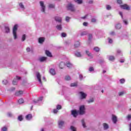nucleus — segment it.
<instances>
[{
  "label": "nucleus",
  "mask_w": 131,
  "mask_h": 131,
  "mask_svg": "<svg viewBox=\"0 0 131 131\" xmlns=\"http://www.w3.org/2000/svg\"><path fill=\"white\" fill-rule=\"evenodd\" d=\"M17 29H18V25H15L13 29V34L14 39L17 38Z\"/></svg>",
  "instance_id": "nucleus-1"
},
{
  "label": "nucleus",
  "mask_w": 131,
  "mask_h": 131,
  "mask_svg": "<svg viewBox=\"0 0 131 131\" xmlns=\"http://www.w3.org/2000/svg\"><path fill=\"white\" fill-rule=\"evenodd\" d=\"M85 113V107L84 105H81L79 107V114L83 115Z\"/></svg>",
  "instance_id": "nucleus-2"
},
{
  "label": "nucleus",
  "mask_w": 131,
  "mask_h": 131,
  "mask_svg": "<svg viewBox=\"0 0 131 131\" xmlns=\"http://www.w3.org/2000/svg\"><path fill=\"white\" fill-rule=\"evenodd\" d=\"M68 10L71 11V12H75V8H74V5L73 4L70 3L67 6Z\"/></svg>",
  "instance_id": "nucleus-3"
},
{
  "label": "nucleus",
  "mask_w": 131,
  "mask_h": 131,
  "mask_svg": "<svg viewBox=\"0 0 131 131\" xmlns=\"http://www.w3.org/2000/svg\"><path fill=\"white\" fill-rule=\"evenodd\" d=\"M79 111H76V110H74L71 111V114L73 115L74 117H77V115H78V113Z\"/></svg>",
  "instance_id": "nucleus-4"
},
{
  "label": "nucleus",
  "mask_w": 131,
  "mask_h": 131,
  "mask_svg": "<svg viewBox=\"0 0 131 131\" xmlns=\"http://www.w3.org/2000/svg\"><path fill=\"white\" fill-rule=\"evenodd\" d=\"M120 7L122 9H123L124 10H127V11H129V10H130L129 6H128V5L126 4L121 5Z\"/></svg>",
  "instance_id": "nucleus-5"
},
{
  "label": "nucleus",
  "mask_w": 131,
  "mask_h": 131,
  "mask_svg": "<svg viewBox=\"0 0 131 131\" xmlns=\"http://www.w3.org/2000/svg\"><path fill=\"white\" fill-rule=\"evenodd\" d=\"M40 5L41 7V11L43 12V13H45V12L46 11V6H45V4H43V2L40 1Z\"/></svg>",
  "instance_id": "nucleus-6"
},
{
  "label": "nucleus",
  "mask_w": 131,
  "mask_h": 131,
  "mask_svg": "<svg viewBox=\"0 0 131 131\" xmlns=\"http://www.w3.org/2000/svg\"><path fill=\"white\" fill-rule=\"evenodd\" d=\"M36 76L39 82H40V83H42L41 79V76L40 75V74L37 72L36 74Z\"/></svg>",
  "instance_id": "nucleus-7"
},
{
  "label": "nucleus",
  "mask_w": 131,
  "mask_h": 131,
  "mask_svg": "<svg viewBox=\"0 0 131 131\" xmlns=\"http://www.w3.org/2000/svg\"><path fill=\"white\" fill-rule=\"evenodd\" d=\"M79 94L81 95V99H85V98H86L87 95L83 93V92H80Z\"/></svg>",
  "instance_id": "nucleus-8"
},
{
  "label": "nucleus",
  "mask_w": 131,
  "mask_h": 131,
  "mask_svg": "<svg viewBox=\"0 0 131 131\" xmlns=\"http://www.w3.org/2000/svg\"><path fill=\"white\" fill-rule=\"evenodd\" d=\"M59 67L60 69H63L64 67H65V62L62 61L60 62L59 64Z\"/></svg>",
  "instance_id": "nucleus-9"
},
{
  "label": "nucleus",
  "mask_w": 131,
  "mask_h": 131,
  "mask_svg": "<svg viewBox=\"0 0 131 131\" xmlns=\"http://www.w3.org/2000/svg\"><path fill=\"white\" fill-rule=\"evenodd\" d=\"M112 120L114 123L117 122V117L114 115H112Z\"/></svg>",
  "instance_id": "nucleus-10"
},
{
  "label": "nucleus",
  "mask_w": 131,
  "mask_h": 131,
  "mask_svg": "<svg viewBox=\"0 0 131 131\" xmlns=\"http://www.w3.org/2000/svg\"><path fill=\"white\" fill-rule=\"evenodd\" d=\"M21 95H23V91H19L15 93V96L19 97V96H21Z\"/></svg>",
  "instance_id": "nucleus-11"
},
{
  "label": "nucleus",
  "mask_w": 131,
  "mask_h": 131,
  "mask_svg": "<svg viewBox=\"0 0 131 131\" xmlns=\"http://www.w3.org/2000/svg\"><path fill=\"white\" fill-rule=\"evenodd\" d=\"M50 73L52 75H55L56 74V71L54 69H51L50 70Z\"/></svg>",
  "instance_id": "nucleus-12"
},
{
  "label": "nucleus",
  "mask_w": 131,
  "mask_h": 131,
  "mask_svg": "<svg viewBox=\"0 0 131 131\" xmlns=\"http://www.w3.org/2000/svg\"><path fill=\"white\" fill-rule=\"evenodd\" d=\"M45 41V37H39L38 39L39 43H42Z\"/></svg>",
  "instance_id": "nucleus-13"
},
{
  "label": "nucleus",
  "mask_w": 131,
  "mask_h": 131,
  "mask_svg": "<svg viewBox=\"0 0 131 131\" xmlns=\"http://www.w3.org/2000/svg\"><path fill=\"white\" fill-rule=\"evenodd\" d=\"M27 120H30L32 118V115L29 114L26 116Z\"/></svg>",
  "instance_id": "nucleus-14"
},
{
  "label": "nucleus",
  "mask_w": 131,
  "mask_h": 131,
  "mask_svg": "<svg viewBox=\"0 0 131 131\" xmlns=\"http://www.w3.org/2000/svg\"><path fill=\"white\" fill-rule=\"evenodd\" d=\"M55 20L57 22L61 23V21H62V18L61 17H59L56 16V17H55Z\"/></svg>",
  "instance_id": "nucleus-15"
},
{
  "label": "nucleus",
  "mask_w": 131,
  "mask_h": 131,
  "mask_svg": "<svg viewBox=\"0 0 131 131\" xmlns=\"http://www.w3.org/2000/svg\"><path fill=\"white\" fill-rule=\"evenodd\" d=\"M46 54L47 55V56H48V57H53V55H52V53H51V52H50V51H49L48 50L46 51Z\"/></svg>",
  "instance_id": "nucleus-16"
},
{
  "label": "nucleus",
  "mask_w": 131,
  "mask_h": 131,
  "mask_svg": "<svg viewBox=\"0 0 131 131\" xmlns=\"http://www.w3.org/2000/svg\"><path fill=\"white\" fill-rule=\"evenodd\" d=\"M74 46L75 48H78V47H79V46H80V43H79V41H77L75 42Z\"/></svg>",
  "instance_id": "nucleus-17"
},
{
  "label": "nucleus",
  "mask_w": 131,
  "mask_h": 131,
  "mask_svg": "<svg viewBox=\"0 0 131 131\" xmlns=\"http://www.w3.org/2000/svg\"><path fill=\"white\" fill-rule=\"evenodd\" d=\"M64 125V121H60L58 122V126L62 127Z\"/></svg>",
  "instance_id": "nucleus-18"
},
{
  "label": "nucleus",
  "mask_w": 131,
  "mask_h": 131,
  "mask_svg": "<svg viewBox=\"0 0 131 131\" xmlns=\"http://www.w3.org/2000/svg\"><path fill=\"white\" fill-rule=\"evenodd\" d=\"M47 60V57H42L40 58H39V61L40 62H43L44 61H46Z\"/></svg>",
  "instance_id": "nucleus-19"
},
{
  "label": "nucleus",
  "mask_w": 131,
  "mask_h": 131,
  "mask_svg": "<svg viewBox=\"0 0 131 131\" xmlns=\"http://www.w3.org/2000/svg\"><path fill=\"white\" fill-rule=\"evenodd\" d=\"M103 127L104 129H108L109 128V126L107 124V123H103Z\"/></svg>",
  "instance_id": "nucleus-20"
},
{
  "label": "nucleus",
  "mask_w": 131,
  "mask_h": 131,
  "mask_svg": "<svg viewBox=\"0 0 131 131\" xmlns=\"http://www.w3.org/2000/svg\"><path fill=\"white\" fill-rule=\"evenodd\" d=\"M18 103L19 104H23L24 103V99L23 98H20L18 100Z\"/></svg>",
  "instance_id": "nucleus-21"
},
{
  "label": "nucleus",
  "mask_w": 131,
  "mask_h": 131,
  "mask_svg": "<svg viewBox=\"0 0 131 131\" xmlns=\"http://www.w3.org/2000/svg\"><path fill=\"white\" fill-rule=\"evenodd\" d=\"M76 57H81V54H80V52H76L75 54Z\"/></svg>",
  "instance_id": "nucleus-22"
},
{
  "label": "nucleus",
  "mask_w": 131,
  "mask_h": 131,
  "mask_svg": "<svg viewBox=\"0 0 131 131\" xmlns=\"http://www.w3.org/2000/svg\"><path fill=\"white\" fill-rule=\"evenodd\" d=\"M115 60V57L114 56H110L109 57L110 61H114Z\"/></svg>",
  "instance_id": "nucleus-23"
},
{
  "label": "nucleus",
  "mask_w": 131,
  "mask_h": 131,
  "mask_svg": "<svg viewBox=\"0 0 131 131\" xmlns=\"http://www.w3.org/2000/svg\"><path fill=\"white\" fill-rule=\"evenodd\" d=\"M17 119L19 121H22L23 120V116H22V115L19 116Z\"/></svg>",
  "instance_id": "nucleus-24"
},
{
  "label": "nucleus",
  "mask_w": 131,
  "mask_h": 131,
  "mask_svg": "<svg viewBox=\"0 0 131 131\" xmlns=\"http://www.w3.org/2000/svg\"><path fill=\"white\" fill-rule=\"evenodd\" d=\"M94 98H91L90 99H89V100L87 101L88 104H91V103H93L94 102Z\"/></svg>",
  "instance_id": "nucleus-25"
},
{
  "label": "nucleus",
  "mask_w": 131,
  "mask_h": 131,
  "mask_svg": "<svg viewBox=\"0 0 131 131\" xmlns=\"http://www.w3.org/2000/svg\"><path fill=\"white\" fill-rule=\"evenodd\" d=\"M56 28L57 29H58V30H62V25H57L56 26Z\"/></svg>",
  "instance_id": "nucleus-26"
},
{
  "label": "nucleus",
  "mask_w": 131,
  "mask_h": 131,
  "mask_svg": "<svg viewBox=\"0 0 131 131\" xmlns=\"http://www.w3.org/2000/svg\"><path fill=\"white\" fill-rule=\"evenodd\" d=\"M56 109L57 110H61V109H62V106L60 104H58L56 106Z\"/></svg>",
  "instance_id": "nucleus-27"
},
{
  "label": "nucleus",
  "mask_w": 131,
  "mask_h": 131,
  "mask_svg": "<svg viewBox=\"0 0 131 131\" xmlns=\"http://www.w3.org/2000/svg\"><path fill=\"white\" fill-rule=\"evenodd\" d=\"M116 29H120V28H121V25H120V24L116 25Z\"/></svg>",
  "instance_id": "nucleus-28"
},
{
  "label": "nucleus",
  "mask_w": 131,
  "mask_h": 131,
  "mask_svg": "<svg viewBox=\"0 0 131 131\" xmlns=\"http://www.w3.org/2000/svg\"><path fill=\"white\" fill-rule=\"evenodd\" d=\"M5 31L7 33H9V32H10V28L5 27Z\"/></svg>",
  "instance_id": "nucleus-29"
},
{
  "label": "nucleus",
  "mask_w": 131,
  "mask_h": 131,
  "mask_svg": "<svg viewBox=\"0 0 131 131\" xmlns=\"http://www.w3.org/2000/svg\"><path fill=\"white\" fill-rule=\"evenodd\" d=\"M75 3H77L79 5L82 3V0H75Z\"/></svg>",
  "instance_id": "nucleus-30"
},
{
  "label": "nucleus",
  "mask_w": 131,
  "mask_h": 131,
  "mask_svg": "<svg viewBox=\"0 0 131 131\" xmlns=\"http://www.w3.org/2000/svg\"><path fill=\"white\" fill-rule=\"evenodd\" d=\"M19 6L20 7V8H21V9H23L24 10V9H25V7H24V5L22 3H20L19 4Z\"/></svg>",
  "instance_id": "nucleus-31"
},
{
  "label": "nucleus",
  "mask_w": 131,
  "mask_h": 131,
  "mask_svg": "<svg viewBox=\"0 0 131 131\" xmlns=\"http://www.w3.org/2000/svg\"><path fill=\"white\" fill-rule=\"evenodd\" d=\"M94 51H95V52H99L100 48H99V47H96L94 48Z\"/></svg>",
  "instance_id": "nucleus-32"
},
{
  "label": "nucleus",
  "mask_w": 131,
  "mask_h": 131,
  "mask_svg": "<svg viewBox=\"0 0 131 131\" xmlns=\"http://www.w3.org/2000/svg\"><path fill=\"white\" fill-rule=\"evenodd\" d=\"M70 86L73 87V86H77V83H72L71 84Z\"/></svg>",
  "instance_id": "nucleus-33"
},
{
  "label": "nucleus",
  "mask_w": 131,
  "mask_h": 131,
  "mask_svg": "<svg viewBox=\"0 0 131 131\" xmlns=\"http://www.w3.org/2000/svg\"><path fill=\"white\" fill-rule=\"evenodd\" d=\"M49 8H50V9H54V8H55V5H54V4H49Z\"/></svg>",
  "instance_id": "nucleus-34"
},
{
  "label": "nucleus",
  "mask_w": 131,
  "mask_h": 131,
  "mask_svg": "<svg viewBox=\"0 0 131 131\" xmlns=\"http://www.w3.org/2000/svg\"><path fill=\"white\" fill-rule=\"evenodd\" d=\"M26 39V35L24 34L22 36V41H24Z\"/></svg>",
  "instance_id": "nucleus-35"
},
{
  "label": "nucleus",
  "mask_w": 131,
  "mask_h": 131,
  "mask_svg": "<svg viewBox=\"0 0 131 131\" xmlns=\"http://www.w3.org/2000/svg\"><path fill=\"white\" fill-rule=\"evenodd\" d=\"M71 129L72 131H76V128H75L73 126H71Z\"/></svg>",
  "instance_id": "nucleus-36"
},
{
  "label": "nucleus",
  "mask_w": 131,
  "mask_h": 131,
  "mask_svg": "<svg viewBox=\"0 0 131 131\" xmlns=\"http://www.w3.org/2000/svg\"><path fill=\"white\" fill-rule=\"evenodd\" d=\"M66 80H70L71 79V77L69 76H66L65 78Z\"/></svg>",
  "instance_id": "nucleus-37"
},
{
  "label": "nucleus",
  "mask_w": 131,
  "mask_h": 131,
  "mask_svg": "<svg viewBox=\"0 0 131 131\" xmlns=\"http://www.w3.org/2000/svg\"><path fill=\"white\" fill-rule=\"evenodd\" d=\"M92 38H93V35L92 34H90L89 35V40H92Z\"/></svg>",
  "instance_id": "nucleus-38"
},
{
  "label": "nucleus",
  "mask_w": 131,
  "mask_h": 131,
  "mask_svg": "<svg viewBox=\"0 0 131 131\" xmlns=\"http://www.w3.org/2000/svg\"><path fill=\"white\" fill-rule=\"evenodd\" d=\"M120 83H124V82H125V80L124 79H123V78H122V79H121L120 80Z\"/></svg>",
  "instance_id": "nucleus-39"
},
{
  "label": "nucleus",
  "mask_w": 131,
  "mask_h": 131,
  "mask_svg": "<svg viewBox=\"0 0 131 131\" xmlns=\"http://www.w3.org/2000/svg\"><path fill=\"white\" fill-rule=\"evenodd\" d=\"M81 122H82V124L83 125V127H86L85 123H84V120H82Z\"/></svg>",
  "instance_id": "nucleus-40"
},
{
  "label": "nucleus",
  "mask_w": 131,
  "mask_h": 131,
  "mask_svg": "<svg viewBox=\"0 0 131 131\" xmlns=\"http://www.w3.org/2000/svg\"><path fill=\"white\" fill-rule=\"evenodd\" d=\"M2 131H7V130H8V128H7V127H6V126H4L2 128Z\"/></svg>",
  "instance_id": "nucleus-41"
},
{
  "label": "nucleus",
  "mask_w": 131,
  "mask_h": 131,
  "mask_svg": "<svg viewBox=\"0 0 131 131\" xmlns=\"http://www.w3.org/2000/svg\"><path fill=\"white\" fill-rule=\"evenodd\" d=\"M86 54H87L88 56H89V57H91L92 56V54L91 53H90V51H86Z\"/></svg>",
  "instance_id": "nucleus-42"
},
{
  "label": "nucleus",
  "mask_w": 131,
  "mask_h": 131,
  "mask_svg": "<svg viewBox=\"0 0 131 131\" xmlns=\"http://www.w3.org/2000/svg\"><path fill=\"white\" fill-rule=\"evenodd\" d=\"M12 83L13 84H14V85H17V80H13L12 81Z\"/></svg>",
  "instance_id": "nucleus-43"
},
{
  "label": "nucleus",
  "mask_w": 131,
  "mask_h": 131,
  "mask_svg": "<svg viewBox=\"0 0 131 131\" xmlns=\"http://www.w3.org/2000/svg\"><path fill=\"white\" fill-rule=\"evenodd\" d=\"M67 67L70 68V67H71V66H72V64L69 62H68L67 63Z\"/></svg>",
  "instance_id": "nucleus-44"
},
{
  "label": "nucleus",
  "mask_w": 131,
  "mask_h": 131,
  "mask_svg": "<svg viewBox=\"0 0 131 131\" xmlns=\"http://www.w3.org/2000/svg\"><path fill=\"white\" fill-rule=\"evenodd\" d=\"M88 32L84 31L81 33V35H86Z\"/></svg>",
  "instance_id": "nucleus-45"
},
{
  "label": "nucleus",
  "mask_w": 131,
  "mask_h": 131,
  "mask_svg": "<svg viewBox=\"0 0 131 131\" xmlns=\"http://www.w3.org/2000/svg\"><path fill=\"white\" fill-rule=\"evenodd\" d=\"M70 20V17L67 16L66 17V20L67 21V22H69V20Z\"/></svg>",
  "instance_id": "nucleus-46"
},
{
  "label": "nucleus",
  "mask_w": 131,
  "mask_h": 131,
  "mask_svg": "<svg viewBox=\"0 0 131 131\" xmlns=\"http://www.w3.org/2000/svg\"><path fill=\"white\" fill-rule=\"evenodd\" d=\"M61 36H62V37H66V36H67L66 33H61Z\"/></svg>",
  "instance_id": "nucleus-47"
},
{
  "label": "nucleus",
  "mask_w": 131,
  "mask_h": 131,
  "mask_svg": "<svg viewBox=\"0 0 131 131\" xmlns=\"http://www.w3.org/2000/svg\"><path fill=\"white\" fill-rule=\"evenodd\" d=\"M89 71H90V72H92V71H94V67H91L89 68Z\"/></svg>",
  "instance_id": "nucleus-48"
},
{
  "label": "nucleus",
  "mask_w": 131,
  "mask_h": 131,
  "mask_svg": "<svg viewBox=\"0 0 131 131\" xmlns=\"http://www.w3.org/2000/svg\"><path fill=\"white\" fill-rule=\"evenodd\" d=\"M130 118H131V115H128L127 116V119H128V120H130Z\"/></svg>",
  "instance_id": "nucleus-49"
},
{
  "label": "nucleus",
  "mask_w": 131,
  "mask_h": 131,
  "mask_svg": "<svg viewBox=\"0 0 131 131\" xmlns=\"http://www.w3.org/2000/svg\"><path fill=\"white\" fill-rule=\"evenodd\" d=\"M3 84H7V83H8V81L7 80H4L3 81Z\"/></svg>",
  "instance_id": "nucleus-50"
},
{
  "label": "nucleus",
  "mask_w": 131,
  "mask_h": 131,
  "mask_svg": "<svg viewBox=\"0 0 131 131\" xmlns=\"http://www.w3.org/2000/svg\"><path fill=\"white\" fill-rule=\"evenodd\" d=\"M53 113H54L55 114L58 113V110H57V108L53 110Z\"/></svg>",
  "instance_id": "nucleus-51"
},
{
  "label": "nucleus",
  "mask_w": 131,
  "mask_h": 131,
  "mask_svg": "<svg viewBox=\"0 0 131 131\" xmlns=\"http://www.w3.org/2000/svg\"><path fill=\"white\" fill-rule=\"evenodd\" d=\"M117 3L119 4L120 5L122 4V0H117Z\"/></svg>",
  "instance_id": "nucleus-52"
},
{
  "label": "nucleus",
  "mask_w": 131,
  "mask_h": 131,
  "mask_svg": "<svg viewBox=\"0 0 131 131\" xmlns=\"http://www.w3.org/2000/svg\"><path fill=\"white\" fill-rule=\"evenodd\" d=\"M79 77L80 80H82V79L83 78V76H82V75H79Z\"/></svg>",
  "instance_id": "nucleus-53"
},
{
  "label": "nucleus",
  "mask_w": 131,
  "mask_h": 131,
  "mask_svg": "<svg viewBox=\"0 0 131 131\" xmlns=\"http://www.w3.org/2000/svg\"><path fill=\"white\" fill-rule=\"evenodd\" d=\"M111 9V6L110 5H106V9L110 10Z\"/></svg>",
  "instance_id": "nucleus-54"
},
{
  "label": "nucleus",
  "mask_w": 131,
  "mask_h": 131,
  "mask_svg": "<svg viewBox=\"0 0 131 131\" xmlns=\"http://www.w3.org/2000/svg\"><path fill=\"white\" fill-rule=\"evenodd\" d=\"M96 21H97V20L96 19V18H92L91 19V22H92L93 23H94L95 22H96Z\"/></svg>",
  "instance_id": "nucleus-55"
},
{
  "label": "nucleus",
  "mask_w": 131,
  "mask_h": 131,
  "mask_svg": "<svg viewBox=\"0 0 131 131\" xmlns=\"http://www.w3.org/2000/svg\"><path fill=\"white\" fill-rule=\"evenodd\" d=\"M108 42L110 43H112V42H113V40H112V39H108Z\"/></svg>",
  "instance_id": "nucleus-56"
},
{
  "label": "nucleus",
  "mask_w": 131,
  "mask_h": 131,
  "mask_svg": "<svg viewBox=\"0 0 131 131\" xmlns=\"http://www.w3.org/2000/svg\"><path fill=\"white\" fill-rule=\"evenodd\" d=\"M110 34H111V35H115V32L114 31H112V32H111Z\"/></svg>",
  "instance_id": "nucleus-57"
},
{
  "label": "nucleus",
  "mask_w": 131,
  "mask_h": 131,
  "mask_svg": "<svg viewBox=\"0 0 131 131\" xmlns=\"http://www.w3.org/2000/svg\"><path fill=\"white\" fill-rule=\"evenodd\" d=\"M123 94H124L123 93V92H121L119 93V96H122V95H123Z\"/></svg>",
  "instance_id": "nucleus-58"
},
{
  "label": "nucleus",
  "mask_w": 131,
  "mask_h": 131,
  "mask_svg": "<svg viewBox=\"0 0 131 131\" xmlns=\"http://www.w3.org/2000/svg\"><path fill=\"white\" fill-rule=\"evenodd\" d=\"M123 22H124V24H125V25H127V24H128L127 20H124Z\"/></svg>",
  "instance_id": "nucleus-59"
},
{
  "label": "nucleus",
  "mask_w": 131,
  "mask_h": 131,
  "mask_svg": "<svg viewBox=\"0 0 131 131\" xmlns=\"http://www.w3.org/2000/svg\"><path fill=\"white\" fill-rule=\"evenodd\" d=\"M83 25L84 26H88V23H86V22L83 23Z\"/></svg>",
  "instance_id": "nucleus-60"
},
{
  "label": "nucleus",
  "mask_w": 131,
  "mask_h": 131,
  "mask_svg": "<svg viewBox=\"0 0 131 131\" xmlns=\"http://www.w3.org/2000/svg\"><path fill=\"white\" fill-rule=\"evenodd\" d=\"M26 51H27V52H28V53L30 52V48H27L26 49Z\"/></svg>",
  "instance_id": "nucleus-61"
},
{
  "label": "nucleus",
  "mask_w": 131,
  "mask_h": 131,
  "mask_svg": "<svg viewBox=\"0 0 131 131\" xmlns=\"http://www.w3.org/2000/svg\"><path fill=\"white\" fill-rule=\"evenodd\" d=\"M119 14H120V15L122 17V18H123V16L122 15V12H119Z\"/></svg>",
  "instance_id": "nucleus-62"
},
{
  "label": "nucleus",
  "mask_w": 131,
  "mask_h": 131,
  "mask_svg": "<svg viewBox=\"0 0 131 131\" xmlns=\"http://www.w3.org/2000/svg\"><path fill=\"white\" fill-rule=\"evenodd\" d=\"M117 54H120V53H121V51L119 50H118L117 51Z\"/></svg>",
  "instance_id": "nucleus-63"
},
{
  "label": "nucleus",
  "mask_w": 131,
  "mask_h": 131,
  "mask_svg": "<svg viewBox=\"0 0 131 131\" xmlns=\"http://www.w3.org/2000/svg\"><path fill=\"white\" fill-rule=\"evenodd\" d=\"M89 4H93V1H90Z\"/></svg>",
  "instance_id": "nucleus-64"
}]
</instances>
